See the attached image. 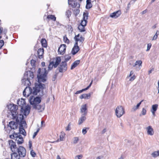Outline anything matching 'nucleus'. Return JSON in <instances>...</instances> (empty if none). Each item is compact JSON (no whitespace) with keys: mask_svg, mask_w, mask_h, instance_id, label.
<instances>
[{"mask_svg":"<svg viewBox=\"0 0 159 159\" xmlns=\"http://www.w3.org/2000/svg\"><path fill=\"white\" fill-rule=\"evenodd\" d=\"M44 70V73H41V75H37L38 83H35V87H33V89H32L30 87H26L23 91V95L24 96L28 97L31 94L34 95H36L38 93H39L40 96H43V90L45 88V86L44 84L41 83V82H44L46 81L45 77L47 74L45 69Z\"/></svg>","mask_w":159,"mask_h":159,"instance_id":"f257e3e1","label":"nucleus"},{"mask_svg":"<svg viewBox=\"0 0 159 159\" xmlns=\"http://www.w3.org/2000/svg\"><path fill=\"white\" fill-rule=\"evenodd\" d=\"M8 108L10 111L12 119H15L18 115L17 110L18 109V106L13 104L10 103L8 106Z\"/></svg>","mask_w":159,"mask_h":159,"instance_id":"f03ea898","label":"nucleus"},{"mask_svg":"<svg viewBox=\"0 0 159 159\" xmlns=\"http://www.w3.org/2000/svg\"><path fill=\"white\" fill-rule=\"evenodd\" d=\"M115 113L117 117L120 118L124 113V109L122 106H118L116 110Z\"/></svg>","mask_w":159,"mask_h":159,"instance_id":"7ed1b4c3","label":"nucleus"},{"mask_svg":"<svg viewBox=\"0 0 159 159\" xmlns=\"http://www.w3.org/2000/svg\"><path fill=\"white\" fill-rule=\"evenodd\" d=\"M16 119L17 123H18V124H20V127H21V126H23V125L26 124V121L24 120V118L23 115L21 114L18 115Z\"/></svg>","mask_w":159,"mask_h":159,"instance_id":"20e7f679","label":"nucleus"},{"mask_svg":"<svg viewBox=\"0 0 159 159\" xmlns=\"http://www.w3.org/2000/svg\"><path fill=\"white\" fill-rule=\"evenodd\" d=\"M17 152L20 157H24L26 155V150L23 146H20L17 149Z\"/></svg>","mask_w":159,"mask_h":159,"instance_id":"39448f33","label":"nucleus"},{"mask_svg":"<svg viewBox=\"0 0 159 159\" xmlns=\"http://www.w3.org/2000/svg\"><path fill=\"white\" fill-rule=\"evenodd\" d=\"M67 68V63L62 61L57 69L59 70L60 72H63V71H66Z\"/></svg>","mask_w":159,"mask_h":159,"instance_id":"423d86ee","label":"nucleus"},{"mask_svg":"<svg viewBox=\"0 0 159 159\" xmlns=\"http://www.w3.org/2000/svg\"><path fill=\"white\" fill-rule=\"evenodd\" d=\"M23 77L25 79L31 80L34 78V75L33 73L31 71H26L24 73Z\"/></svg>","mask_w":159,"mask_h":159,"instance_id":"0eeeda50","label":"nucleus"},{"mask_svg":"<svg viewBox=\"0 0 159 159\" xmlns=\"http://www.w3.org/2000/svg\"><path fill=\"white\" fill-rule=\"evenodd\" d=\"M8 142L11 151L12 152L17 151V149L18 148L16 147V142L11 140H9Z\"/></svg>","mask_w":159,"mask_h":159,"instance_id":"6e6552de","label":"nucleus"},{"mask_svg":"<svg viewBox=\"0 0 159 159\" xmlns=\"http://www.w3.org/2000/svg\"><path fill=\"white\" fill-rule=\"evenodd\" d=\"M66 44L61 45L58 50V54L61 55L64 54L66 52Z\"/></svg>","mask_w":159,"mask_h":159,"instance_id":"1a4fd4ad","label":"nucleus"},{"mask_svg":"<svg viewBox=\"0 0 159 159\" xmlns=\"http://www.w3.org/2000/svg\"><path fill=\"white\" fill-rule=\"evenodd\" d=\"M30 109V107L26 106L25 109L24 108V107H21L20 111L21 113H23L24 112V115L25 116H26L29 114Z\"/></svg>","mask_w":159,"mask_h":159,"instance_id":"9d476101","label":"nucleus"},{"mask_svg":"<svg viewBox=\"0 0 159 159\" xmlns=\"http://www.w3.org/2000/svg\"><path fill=\"white\" fill-rule=\"evenodd\" d=\"M80 50L79 47L78 46V43L75 42L74 47L72 49L71 52L73 55H75Z\"/></svg>","mask_w":159,"mask_h":159,"instance_id":"9b49d317","label":"nucleus"},{"mask_svg":"<svg viewBox=\"0 0 159 159\" xmlns=\"http://www.w3.org/2000/svg\"><path fill=\"white\" fill-rule=\"evenodd\" d=\"M18 123H17L16 121L15 122V121H12L9 122L8 125L11 129H16L18 127Z\"/></svg>","mask_w":159,"mask_h":159,"instance_id":"f8f14e48","label":"nucleus"},{"mask_svg":"<svg viewBox=\"0 0 159 159\" xmlns=\"http://www.w3.org/2000/svg\"><path fill=\"white\" fill-rule=\"evenodd\" d=\"M80 36V34H78L77 35H75L74 38V39L75 41V42L78 43V41L82 43L84 40V38L82 36H81L79 38Z\"/></svg>","mask_w":159,"mask_h":159,"instance_id":"ddd939ff","label":"nucleus"},{"mask_svg":"<svg viewBox=\"0 0 159 159\" xmlns=\"http://www.w3.org/2000/svg\"><path fill=\"white\" fill-rule=\"evenodd\" d=\"M36 106L35 107L34 105L33 106L34 108L37 109L38 110H39L40 112H42L44 110L45 106L44 105H41L40 104H36L35 103Z\"/></svg>","mask_w":159,"mask_h":159,"instance_id":"4468645a","label":"nucleus"},{"mask_svg":"<svg viewBox=\"0 0 159 159\" xmlns=\"http://www.w3.org/2000/svg\"><path fill=\"white\" fill-rule=\"evenodd\" d=\"M121 14V11L119 10L117 11L112 13L110 15L111 17L116 18L119 17Z\"/></svg>","mask_w":159,"mask_h":159,"instance_id":"2eb2a0df","label":"nucleus"},{"mask_svg":"<svg viewBox=\"0 0 159 159\" xmlns=\"http://www.w3.org/2000/svg\"><path fill=\"white\" fill-rule=\"evenodd\" d=\"M147 134L150 135H152L154 134L153 129L151 126H149L146 128Z\"/></svg>","mask_w":159,"mask_h":159,"instance_id":"dca6fc26","label":"nucleus"},{"mask_svg":"<svg viewBox=\"0 0 159 159\" xmlns=\"http://www.w3.org/2000/svg\"><path fill=\"white\" fill-rule=\"evenodd\" d=\"M30 80L28 79H25L23 77V79L22 80V84L24 85L27 86V87H30L29 86L31 84V82L30 81Z\"/></svg>","mask_w":159,"mask_h":159,"instance_id":"f3484780","label":"nucleus"},{"mask_svg":"<svg viewBox=\"0 0 159 159\" xmlns=\"http://www.w3.org/2000/svg\"><path fill=\"white\" fill-rule=\"evenodd\" d=\"M17 104L18 106L21 107H24V106L26 104L25 100L21 98L20 100H19L17 101Z\"/></svg>","mask_w":159,"mask_h":159,"instance_id":"a211bd4d","label":"nucleus"},{"mask_svg":"<svg viewBox=\"0 0 159 159\" xmlns=\"http://www.w3.org/2000/svg\"><path fill=\"white\" fill-rule=\"evenodd\" d=\"M16 151H13V152L11 154V159H20V156L18 155Z\"/></svg>","mask_w":159,"mask_h":159,"instance_id":"6ab92c4d","label":"nucleus"},{"mask_svg":"<svg viewBox=\"0 0 159 159\" xmlns=\"http://www.w3.org/2000/svg\"><path fill=\"white\" fill-rule=\"evenodd\" d=\"M44 51V49L43 48H40L38 50L37 53L39 58L41 59L43 57Z\"/></svg>","mask_w":159,"mask_h":159,"instance_id":"aec40b11","label":"nucleus"},{"mask_svg":"<svg viewBox=\"0 0 159 159\" xmlns=\"http://www.w3.org/2000/svg\"><path fill=\"white\" fill-rule=\"evenodd\" d=\"M81 111L82 113H83V115L84 116H86L87 115V111L86 104L82 106Z\"/></svg>","mask_w":159,"mask_h":159,"instance_id":"412c9836","label":"nucleus"},{"mask_svg":"<svg viewBox=\"0 0 159 159\" xmlns=\"http://www.w3.org/2000/svg\"><path fill=\"white\" fill-rule=\"evenodd\" d=\"M20 135V134H18L14 132L12 134L10 135V138L11 139H15L16 141L17 142L19 139L17 137H19Z\"/></svg>","mask_w":159,"mask_h":159,"instance_id":"4be33fe9","label":"nucleus"},{"mask_svg":"<svg viewBox=\"0 0 159 159\" xmlns=\"http://www.w3.org/2000/svg\"><path fill=\"white\" fill-rule=\"evenodd\" d=\"M19 132L17 133L18 134H21L24 136H25L26 135V132L23 126H21V127H19Z\"/></svg>","mask_w":159,"mask_h":159,"instance_id":"5701e85b","label":"nucleus"},{"mask_svg":"<svg viewBox=\"0 0 159 159\" xmlns=\"http://www.w3.org/2000/svg\"><path fill=\"white\" fill-rule=\"evenodd\" d=\"M80 60H77L75 61L72 64L70 69L73 70L77 66L80 64Z\"/></svg>","mask_w":159,"mask_h":159,"instance_id":"b1692460","label":"nucleus"},{"mask_svg":"<svg viewBox=\"0 0 159 159\" xmlns=\"http://www.w3.org/2000/svg\"><path fill=\"white\" fill-rule=\"evenodd\" d=\"M39 96H37L35 98H34V99L33 100H34V103H36V104H39L40 103L41 101V98L40 96L39 95Z\"/></svg>","mask_w":159,"mask_h":159,"instance_id":"393cba45","label":"nucleus"},{"mask_svg":"<svg viewBox=\"0 0 159 159\" xmlns=\"http://www.w3.org/2000/svg\"><path fill=\"white\" fill-rule=\"evenodd\" d=\"M91 93H89L88 94H84L81 95L80 97V99L83 98L85 99H88L91 96Z\"/></svg>","mask_w":159,"mask_h":159,"instance_id":"a878e982","label":"nucleus"},{"mask_svg":"<svg viewBox=\"0 0 159 159\" xmlns=\"http://www.w3.org/2000/svg\"><path fill=\"white\" fill-rule=\"evenodd\" d=\"M47 18L48 21H49L50 20H52L53 21H55L56 19V17L55 16L53 15H48Z\"/></svg>","mask_w":159,"mask_h":159,"instance_id":"bb28decb","label":"nucleus"},{"mask_svg":"<svg viewBox=\"0 0 159 159\" xmlns=\"http://www.w3.org/2000/svg\"><path fill=\"white\" fill-rule=\"evenodd\" d=\"M61 59L60 57H58L56 58V61L54 63V68H56L61 62Z\"/></svg>","mask_w":159,"mask_h":159,"instance_id":"cd10ccee","label":"nucleus"},{"mask_svg":"<svg viewBox=\"0 0 159 159\" xmlns=\"http://www.w3.org/2000/svg\"><path fill=\"white\" fill-rule=\"evenodd\" d=\"M92 7V5L91 3V0H87L86 8L87 9H89Z\"/></svg>","mask_w":159,"mask_h":159,"instance_id":"c85d7f7f","label":"nucleus"},{"mask_svg":"<svg viewBox=\"0 0 159 159\" xmlns=\"http://www.w3.org/2000/svg\"><path fill=\"white\" fill-rule=\"evenodd\" d=\"M34 96H30L29 99V102L31 105H32L33 106L34 105V106L35 107L36 106L35 103H34V100H33L34 99V98H35Z\"/></svg>","mask_w":159,"mask_h":159,"instance_id":"c756f323","label":"nucleus"},{"mask_svg":"<svg viewBox=\"0 0 159 159\" xmlns=\"http://www.w3.org/2000/svg\"><path fill=\"white\" fill-rule=\"evenodd\" d=\"M85 116H84L83 114L82 115V116L79 120V125H80L82 124V123L86 120V118Z\"/></svg>","mask_w":159,"mask_h":159,"instance_id":"7c9ffc66","label":"nucleus"},{"mask_svg":"<svg viewBox=\"0 0 159 159\" xmlns=\"http://www.w3.org/2000/svg\"><path fill=\"white\" fill-rule=\"evenodd\" d=\"M17 138L18 139H19L17 142V143L18 144H21L23 143L24 140L21 135L19 136V137H17Z\"/></svg>","mask_w":159,"mask_h":159,"instance_id":"2f4dec72","label":"nucleus"},{"mask_svg":"<svg viewBox=\"0 0 159 159\" xmlns=\"http://www.w3.org/2000/svg\"><path fill=\"white\" fill-rule=\"evenodd\" d=\"M54 67V63L53 61L50 62L48 66V71H49L52 70L53 68V67Z\"/></svg>","mask_w":159,"mask_h":159,"instance_id":"473e14b6","label":"nucleus"},{"mask_svg":"<svg viewBox=\"0 0 159 159\" xmlns=\"http://www.w3.org/2000/svg\"><path fill=\"white\" fill-rule=\"evenodd\" d=\"M151 155L154 158L158 156L159 157V150L154 151L151 154Z\"/></svg>","mask_w":159,"mask_h":159,"instance_id":"72a5a7b5","label":"nucleus"},{"mask_svg":"<svg viewBox=\"0 0 159 159\" xmlns=\"http://www.w3.org/2000/svg\"><path fill=\"white\" fill-rule=\"evenodd\" d=\"M78 28L80 32H84L85 31V27L83 26L80 25H79L78 27Z\"/></svg>","mask_w":159,"mask_h":159,"instance_id":"f704fd0d","label":"nucleus"},{"mask_svg":"<svg viewBox=\"0 0 159 159\" xmlns=\"http://www.w3.org/2000/svg\"><path fill=\"white\" fill-rule=\"evenodd\" d=\"M73 3L71 5L72 7H77L78 8H79L80 6V5L79 3H78L76 0L73 1Z\"/></svg>","mask_w":159,"mask_h":159,"instance_id":"c9c22d12","label":"nucleus"},{"mask_svg":"<svg viewBox=\"0 0 159 159\" xmlns=\"http://www.w3.org/2000/svg\"><path fill=\"white\" fill-rule=\"evenodd\" d=\"M89 13L87 11L84 12L83 14V20H87L88 19Z\"/></svg>","mask_w":159,"mask_h":159,"instance_id":"e433bc0d","label":"nucleus"},{"mask_svg":"<svg viewBox=\"0 0 159 159\" xmlns=\"http://www.w3.org/2000/svg\"><path fill=\"white\" fill-rule=\"evenodd\" d=\"M46 40L45 39H42L41 40V43L43 47H47Z\"/></svg>","mask_w":159,"mask_h":159,"instance_id":"4c0bfd02","label":"nucleus"},{"mask_svg":"<svg viewBox=\"0 0 159 159\" xmlns=\"http://www.w3.org/2000/svg\"><path fill=\"white\" fill-rule=\"evenodd\" d=\"M158 107V104H155L153 105L152 106V109L151 110V111H156L157 110Z\"/></svg>","mask_w":159,"mask_h":159,"instance_id":"58836bf2","label":"nucleus"},{"mask_svg":"<svg viewBox=\"0 0 159 159\" xmlns=\"http://www.w3.org/2000/svg\"><path fill=\"white\" fill-rule=\"evenodd\" d=\"M71 56L69 55H66L65 56V61L63 62L66 63V62L69 61L71 59Z\"/></svg>","mask_w":159,"mask_h":159,"instance_id":"ea45409f","label":"nucleus"},{"mask_svg":"<svg viewBox=\"0 0 159 159\" xmlns=\"http://www.w3.org/2000/svg\"><path fill=\"white\" fill-rule=\"evenodd\" d=\"M87 22V20H81L80 25L85 27L86 25Z\"/></svg>","mask_w":159,"mask_h":159,"instance_id":"a19ab883","label":"nucleus"},{"mask_svg":"<svg viewBox=\"0 0 159 159\" xmlns=\"http://www.w3.org/2000/svg\"><path fill=\"white\" fill-rule=\"evenodd\" d=\"M61 135L60 136V141H61L63 140L64 137L65 135V134L63 132H61Z\"/></svg>","mask_w":159,"mask_h":159,"instance_id":"79ce46f5","label":"nucleus"},{"mask_svg":"<svg viewBox=\"0 0 159 159\" xmlns=\"http://www.w3.org/2000/svg\"><path fill=\"white\" fill-rule=\"evenodd\" d=\"M142 63V61L141 60L137 61H136L135 63L133 65V67H135V66L138 65H139V66H141Z\"/></svg>","mask_w":159,"mask_h":159,"instance_id":"37998d69","label":"nucleus"},{"mask_svg":"<svg viewBox=\"0 0 159 159\" xmlns=\"http://www.w3.org/2000/svg\"><path fill=\"white\" fill-rule=\"evenodd\" d=\"M63 40L66 43L69 44V40L67 38L66 35L65 36L63 37Z\"/></svg>","mask_w":159,"mask_h":159,"instance_id":"c03bdc74","label":"nucleus"},{"mask_svg":"<svg viewBox=\"0 0 159 159\" xmlns=\"http://www.w3.org/2000/svg\"><path fill=\"white\" fill-rule=\"evenodd\" d=\"M71 14V12L70 11L68 10L66 11V15L68 18L70 16Z\"/></svg>","mask_w":159,"mask_h":159,"instance_id":"a18cd8bd","label":"nucleus"},{"mask_svg":"<svg viewBox=\"0 0 159 159\" xmlns=\"http://www.w3.org/2000/svg\"><path fill=\"white\" fill-rule=\"evenodd\" d=\"M80 10L79 8L76 9L74 10V14L75 16H77L80 13Z\"/></svg>","mask_w":159,"mask_h":159,"instance_id":"49530a36","label":"nucleus"},{"mask_svg":"<svg viewBox=\"0 0 159 159\" xmlns=\"http://www.w3.org/2000/svg\"><path fill=\"white\" fill-rule=\"evenodd\" d=\"M79 140V138L77 137H75L74 138L73 143L74 144L77 143Z\"/></svg>","mask_w":159,"mask_h":159,"instance_id":"de8ad7c7","label":"nucleus"},{"mask_svg":"<svg viewBox=\"0 0 159 159\" xmlns=\"http://www.w3.org/2000/svg\"><path fill=\"white\" fill-rule=\"evenodd\" d=\"M30 154L33 157H35L36 155L35 152L33 150H32L30 151Z\"/></svg>","mask_w":159,"mask_h":159,"instance_id":"09e8293b","label":"nucleus"},{"mask_svg":"<svg viewBox=\"0 0 159 159\" xmlns=\"http://www.w3.org/2000/svg\"><path fill=\"white\" fill-rule=\"evenodd\" d=\"M141 113L143 115H145L146 113V110L144 108H143L142 111H141Z\"/></svg>","mask_w":159,"mask_h":159,"instance_id":"8fccbe9b","label":"nucleus"},{"mask_svg":"<svg viewBox=\"0 0 159 159\" xmlns=\"http://www.w3.org/2000/svg\"><path fill=\"white\" fill-rule=\"evenodd\" d=\"M152 46V44L151 43H148L147 44V49L146 51H148L150 50V48Z\"/></svg>","mask_w":159,"mask_h":159,"instance_id":"3c124183","label":"nucleus"},{"mask_svg":"<svg viewBox=\"0 0 159 159\" xmlns=\"http://www.w3.org/2000/svg\"><path fill=\"white\" fill-rule=\"evenodd\" d=\"M35 62L36 61L35 60L33 59L31 60L30 64L33 67L34 66H35Z\"/></svg>","mask_w":159,"mask_h":159,"instance_id":"603ef678","label":"nucleus"},{"mask_svg":"<svg viewBox=\"0 0 159 159\" xmlns=\"http://www.w3.org/2000/svg\"><path fill=\"white\" fill-rule=\"evenodd\" d=\"M89 129V128H85L84 129H83L82 130V133L84 134H85L87 132V131L86 129Z\"/></svg>","mask_w":159,"mask_h":159,"instance_id":"864d4df0","label":"nucleus"},{"mask_svg":"<svg viewBox=\"0 0 159 159\" xmlns=\"http://www.w3.org/2000/svg\"><path fill=\"white\" fill-rule=\"evenodd\" d=\"M4 44L3 40H0V48H1Z\"/></svg>","mask_w":159,"mask_h":159,"instance_id":"5fc2aeb1","label":"nucleus"},{"mask_svg":"<svg viewBox=\"0 0 159 159\" xmlns=\"http://www.w3.org/2000/svg\"><path fill=\"white\" fill-rule=\"evenodd\" d=\"M83 156L82 155H77L75 157V159H80Z\"/></svg>","mask_w":159,"mask_h":159,"instance_id":"6e6d98bb","label":"nucleus"},{"mask_svg":"<svg viewBox=\"0 0 159 159\" xmlns=\"http://www.w3.org/2000/svg\"><path fill=\"white\" fill-rule=\"evenodd\" d=\"M70 125H71V123H69V124H68V125L67 127L66 128V130L70 131V130L71 129H70Z\"/></svg>","mask_w":159,"mask_h":159,"instance_id":"4d7b16f0","label":"nucleus"},{"mask_svg":"<svg viewBox=\"0 0 159 159\" xmlns=\"http://www.w3.org/2000/svg\"><path fill=\"white\" fill-rule=\"evenodd\" d=\"M138 109V108L136 106H135L132 109L131 111H135Z\"/></svg>","mask_w":159,"mask_h":159,"instance_id":"13d9d810","label":"nucleus"},{"mask_svg":"<svg viewBox=\"0 0 159 159\" xmlns=\"http://www.w3.org/2000/svg\"><path fill=\"white\" fill-rule=\"evenodd\" d=\"M57 74H56L54 75L53 76L52 78V81H54L55 80H56V78L57 77Z\"/></svg>","mask_w":159,"mask_h":159,"instance_id":"bf43d9fd","label":"nucleus"},{"mask_svg":"<svg viewBox=\"0 0 159 159\" xmlns=\"http://www.w3.org/2000/svg\"><path fill=\"white\" fill-rule=\"evenodd\" d=\"M135 78V77L134 75L131 77L129 79V80L131 81H133L134 80Z\"/></svg>","mask_w":159,"mask_h":159,"instance_id":"052dcab7","label":"nucleus"},{"mask_svg":"<svg viewBox=\"0 0 159 159\" xmlns=\"http://www.w3.org/2000/svg\"><path fill=\"white\" fill-rule=\"evenodd\" d=\"M29 147L30 149L31 147H32V143L31 141H29Z\"/></svg>","mask_w":159,"mask_h":159,"instance_id":"680f3d73","label":"nucleus"},{"mask_svg":"<svg viewBox=\"0 0 159 159\" xmlns=\"http://www.w3.org/2000/svg\"><path fill=\"white\" fill-rule=\"evenodd\" d=\"M44 73V72H41V69L39 68L38 71V74L41 75V73Z\"/></svg>","mask_w":159,"mask_h":159,"instance_id":"e2e57ef3","label":"nucleus"},{"mask_svg":"<svg viewBox=\"0 0 159 159\" xmlns=\"http://www.w3.org/2000/svg\"><path fill=\"white\" fill-rule=\"evenodd\" d=\"M158 36H156L155 34L154 35V36L153 37V38L152 39V40H156Z\"/></svg>","mask_w":159,"mask_h":159,"instance_id":"0e129e2a","label":"nucleus"},{"mask_svg":"<svg viewBox=\"0 0 159 159\" xmlns=\"http://www.w3.org/2000/svg\"><path fill=\"white\" fill-rule=\"evenodd\" d=\"M143 100H142L141 101H140L139 103L136 106L137 107H138L139 108V107L140 106V105H141V103L143 102Z\"/></svg>","mask_w":159,"mask_h":159,"instance_id":"69168bd1","label":"nucleus"},{"mask_svg":"<svg viewBox=\"0 0 159 159\" xmlns=\"http://www.w3.org/2000/svg\"><path fill=\"white\" fill-rule=\"evenodd\" d=\"M148 11V10L147 9H146L144 11H143L142 12V14H144L146 13V12H147Z\"/></svg>","mask_w":159,"mask_h":159,"instance_id":"338daca9","label":"nucleus"},{"mask_svg":"<svg viewBox=\"0 0 159 159\" xmlns=\"http://www.w3.org/2000/svg\"><path fill=\"white\" fill-rule=\"evenodd\" d=\"M82 93V92L81 90L77 91L75 93V94H78L79 93Z\"/></svg>","mask_w":159,"mask_h":159,"instance_id":"774afa93","label":"nucleus"}]
</instances>
